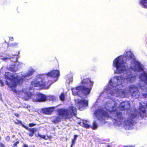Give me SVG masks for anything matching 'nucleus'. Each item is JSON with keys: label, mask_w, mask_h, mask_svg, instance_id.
<instances>
[{"label": "nucleus", "mask_w": 147, "mask_h": 147, "mask_svg": "<svg viewBox=\"0 0 147 147\" xmlns=\"http://www.w3.org/2000/svg\"><path fill=\"white\" fill-rule=\"evenodd\" d=\"M113 65L114 67L116 68V73L118 74L126 71L128 68L127 64L121 58L120 56H118L114 59Z\"/></svg>", "instance_id": "20e7f679"}, {"label": "nucleus", "mask_w": 147, "mask_h": 147, "mask_svg": "<svg viewBox=\"0 0 147 147\" xmlns=\"http://www.w3.org/2000/svg\"><path fill=\"white\" fill-rule=\"evenodd\" d=\"M128 147H134V146L132 145H129L128 146Z\"/></svg>", "instance_id": "c03bdc74"}, {"label": "nucleus", "mask_w": 147, "mask_h": 147, "mask_svg": "<svg viewBox=\"0 0 147 147\" xmlns=\"http://www.w3.org/2000/svg\"><path fill=\"white\" fill-rule=\"evenodd\" d=\"M94 114L100 121H102L105 120V118L109 117V115L108 112L103 109H99L96 110Z\"/></svg>", "instance_id": "423d86ee"}, {"label": "nucleus", "mask_w": 147, "mask_h": 147, "mask_svg": "<svg viewBox=\"0 0 147 147\" xmlns=\"http://www.w3.org/2000/svg\"><path fill=\"white\" fill-rule=\"evenodd\" d=\"M124 102V107H126V109H125V110H127L128 109L129 107L130 106V105L129 103L127 102Z\"/></svg>", "instance_id": "c756f323"}, {"label": "nucleus", "mask_w": 147, "mask_h": 147, "mask_svg": "<svg viewBox=\"0 0 147 147\" xmlns=\"http://www.w3.org/2000/svg\"><path fill=\"white\" fill-rule=\"evenodd\" d=\"M87 122L86 121H83L82 123V124L81 125L83 127H85L86 128H89L91 127L90 125L87 124L86 123Z\"/></svg>", "instance_id": "5701e85b"}, {"label": "nucleus", "mask_w": 147, "mask_h": 147, "mask_svg": "<svg viewBox=\"0 0 147 147\" xmlns=\"http://www.w3.org/2000/svg\"><path fill=\"white\" fill-rule=\"evenodd\" d=\"M140 93L138 90L131 94L132 98L134 99H137L139 98Z\"/></svg>", "instance_id": "aec40b11"}, {"label": "nucleus", "mask_w": 147, "mask_h": 147, "mask_svg": "<svg viewBox=\"0 0 147 147\" xmlns=\"http://www.w3.org/2000/svg\"><path fill=\"white\" fill-rule=\"evenodd\" d=\"M131 69L137 72H142L144 70L143 65L137 61H134L130 66Z\"/></svg>", "instance_id": "6e6552de"}, {"label": "nucleus", "mask_w": 147, "mask_h": 147, "mask_svg": "<svg viewBox=\"0 0 147 147\" xmlns=\"http://www.w3.org/2000/svg\"><path fill=\"white\" fill-rule=\"evenodd\" d=\"M139 78L140 80L138 84L139 86L143 89L144 87L147 85V73L143 71L140 74Z\"/></svg>", "instance_id": "0eeeda50"}, {"label": "nucleus", "mask_w": 147, "mask_h": 147, "mask_svg": "<svg viewBox=\"0 0 147 147\" xmlns=\"http://www.w3.org/2000/svg\"><path fill=\"white\" fill-rule=\"evenodd\" d=\"M81 83L84 86L92 87L94 82L91 81L90 78H84L81 81Z\"/></svg>", "instance_id": "ddd939ff"}, {"label": "nucleus", "mask_w": 147, "mask_h": 147, "mask_svg": "<svg viewBox=\"0 0 147 147\" xmlns=\"http://www.w3.org/2000/svg\"><path fill=\"white\" fill-rule=\"evenodd\" d=\"M76 140L72 139L71 141V147H72L75 144Z\"/></svg>", "instance_id": "f704fd0d"}, {"label": "nucleus", "mask_w": 147, "mask_h": 147, "mask_svg": "<svg viewBox=\"0 0 147 147\" xmlns=\"http://www.w3.org/2000/svg\"><path fill=\"white\" fill-rule=\"evenodd\" d=\"M36 125V124L35 123H30L28 125L30 127H32L33 126H34Z\"/></svg>", "instance_id": "c9c22d12"}, {"label": "nucleus", "mask_w": 147, "mask_h": 147, "mask_svg": "<svg viewBox=\"0 0 147 147\" xmlns=\"http://www.w3.org/2000/svg\"><path fill=\"white\" fill-rule=\"evenodd\" d=\"M141 3L145 7L147 8V0H142Z\"/></svg>", "instance_id": "a878e982"}, {"label": "nucleus", "mask_w": 147, "mask_h": 147, "mask_svg": "<svg viewBox=\"0 0 147 147\" xmlns=\"http://www.w3.org/2000/svg\"><path fill=\"white\" fill-rule=\"evenodd\" d=\"M57 115L60 117L56 116L52 120L55 124L58 123L61 121L62 118L70 119L73 116H76L77 109L73 106H70L68 108H61L57 109Z\"/></svg>", "instance_id": "f257e3e1"}, {"label": "nucleus", "mask_w": 147, "mask_h": 147, "mask_svg": "<svg viewBox=\"0 0 147 147\" xmlns=\"http://www.w3.org/2000/svg\"><path fill=\"white\" fill-rule=\"evenodd\" d=\"M14 115L18 117H19V114H18V113H15L14 114Z\"/></svg>", "instance_id": "a19ab883"}, {"label": "nucleus", "mask_w": 147, "mask_h": 147, "mask_svg": "<svg viewBox=\"0 0 147 147\" xmlns=\"http://www.w3.org/2000/svg\"><path fill=\"white\" fill-rule=\"evenodd\" d=\"M1 136H0V141L1 140Z\"/></svg>", "instance_id": "de8ad7c7"}, {"label": "nucleus", "mask_w": 147, "mask_h": 147, "mask_svg": "<svg viewBox=\"0 0 147 147\" xmlns=\"http://www.w3.org/2000/svg\"><path fill=\"white\" fill-rule=\"evenodd\" d=\"M5 140L9 142L10 140V137L9 136H7L5 137Z\"/></svg>", "instance_id": "e433bc0d"}, {"label": "nucleus", "mask_w": 147, "mask_h": 147, "mask_svg": "<svg viewBox=\"0 0 147 147\" xmlns=\"http://www.w3.org/2000/svg\"><path fill=\"white\" fill-rule=\"evenodd\" d=\"M81 121H79L78 123V124L79 125H81Z\"/></svg>", "instance_id": "37998d69"}, {"label": "nucleus", "mask_w": 147, "mask_h": 147, "mask_svg": "<svg viewBox=\"0 0 147 147\" xmlns=\"http://www.w3.org/2000/svg\"><path fill=\"white\" fill-rule=\"evenodd\" d=\"M32 87H39L42 88L48 89L51 85L50 81L46 80L45 78L41 75H38L31 82Z\"/></svg>", "instance_id": "7ed1b4c3"}, {"label": "nucleus", "mask_w": 147, "mask_h": 147, "mask_svg": "<svg viewBox=\"0 0 147 147\" xmlns=\"http://www.w3.org/2000/svg\"><path fill=\"white\" fill-rule=\"evenodd\" d=\"M124 102H122L121 104L119 106V108L121 110H124L125 109H126V107H124Z\"/></svg>", "instance_id": "393cba45"}, {"label": "nucleus", "mask_w": 147, "mask_h": 147, "mask_svg": "<svg viewBox=\"0 0 147 147\" xmlns=\"http://www.w3.org/2000/svg\"><path fill=\"white\" fill-rule=\"evenodd\" d=\"M33 95V94L32 92L28 91L26 92H21L19 96L20 97L26 101L30 98Z\"/></svg>", "instance_id": "9b49d317"}, {"label": "nucleus", "mask_w": 147, "mask_h": 147, "mask_svg": "<svg viewBox=\"0 0 147 147\" xmlns=\"http://www.w3.org/2000/svg\"><path fill=\"white\" fill-rule=\"evenodd\" d=\"M17 121L14 122V123L17 125H18L19 124H20L23 127L25 128V127L26 126V125H24L23 124L22 122L20 120H17Z\"/></svg>", "instance_id": "b1692460"}, {"label": "nucleus", "mask_w": 147, "mask_h": 147, "mask_svg": "<svg viewBox=\"0 0 147 147\" xmlns=\"http://www.w3.org/2000/svg\"><path fill=\"white\" fill-rule=\"evenodd\" d=\"M36 137H39L40 138L46 140V136L44 135H42L39 134H38L36 135Z\"/></svg>", "instance_id": "cd10ccee"}, {"label": "nucleus", "mask_w": 147, "mask_h": 147, "mask_svg": "<svg viewBox=\"0 0 147 147\" xmlns=\"http://www.w3.org/2000/svg\"><path fill=\"white\" fill-rule=\"evenodd\" d=\"M4 76L6 80V84L8 85L9 87H15L17 84L20 85L23 83V78H18V76H15L13 74L10 72H5Z\"/></svg>", "instance_id": "f03ea898"}, {"label": "nucleus", "mask_w": 147, "mask_h": 147, "mask_svg": "<svg viewBox=\"0 0 147 147\" xmlns=\"http://www.w3.org/2000/svg\"><path fill=\"white\" fill-rule=\"evenodd\" d=\"M139 113L140 117L142 118H143L146 115V111L145 108L142 106H140L139 108Z\"/></svg>", "instance_id": "a211bd4d"}, {"label": "nucleus", "mask_w": 147, "mask_h": 147, "mask_svg": "<svg viewBox=\"0 0 147 147\" xmlns=\"http://www.w3.org/2000/svg\"><path fill=\"white\" fill-rule=\"evenodd\" d=\"M137 114L135 113H131L130 115V119L131 120L134 118L136 116Z\"/></svg>", "instance_id": "c85d7f7f"}, {"label": "nucleus", "mask_w": 147, "mask_h": 147, "mask_svg": "<svg viewBox=\"0 0 147 147\" xmlns=\"http://www.w3.org/2000/svg\"><path fill=\"white\" fill-rule=\"evenodd\" d=\"M113 112L114 113V115L112 116V118H113L115 121L119 122H122L123 121H125L124 120L125 117H123L121 112L116 111L115 110H114L113 112Z\"/></svg>", "instance_id": "1a4fd4ad"}, {"label": "nucleus", "mask_w": 147, "mask_h": 147, "mask_svg": "<svg viewBox=\"0 0 147 147\" xmlns=\"http://www.w3.org/2000/svg\"><path fill=\"white\" fill-rule=\"evenodd\" d=\"M11 69V71L13 72H15L16 71V70L15 69H14L12 68H11V69Z\"/></svg>", "instance_id": "79ce46f5"}, {"label": "nucleus", "mask_w": 147, "mask_h": 147, "mask_svg": "<svg viewBox=\"0 0 147 147\" xmlns=\"http://www.w3.org/2000/svg\"><path fill=\"white\" fill-rule=\"evenodd\" d=\"M77 105V107L78 109L80 110L83 107H86L88 106V101L86 100H81L78 102Z\"/></svg>", "instance_id": "4468645a"}, {"label": "nucleus", "mask_w": 147, "mask_h": 147, "mask_svg": "<svg viewBox=\"0 0 147 147\" xmlns=\"http://www.w3.org/2000/svg\"><path fill=\"white\" fill-rule=\"evenodd\" d=\"M78 137V135H75L74 136V138L73 139V140H76L77 138Z\"/></svg>", "instance_id": "ea45409f"}, {"label": "nucleus", "mask_w": 147, "mask_h": 147, "mask_svg": "<svg viewBox=\"0 0 147 147\" xmlns=\"http://www.w3.org/2000/svg\"><path fill=\"white\" fill-rule=\"evenodd\" d=\"M126 56L130 59L134 60L135 59L134 54L130 51L127 52Z\"/></svg>", "instance_id": "4be33fe9"}, {"label": "nucleus", "mask_w": 147, "mask_h": 147, "mask_svg": "<svg viewBox=\"0 0 147 147\" xmlns=\"http://www.w3.org/2000/svg\"><path fill=\"white\" fill-rule=\"evenodd\" d=\"M0 147H6L5 145L2 142H0Z\"/></svg>", "instance_id": "58836bf2"}, {"label": "nucleus", "mask_w": 147, "mask_h": 147, "mask_svg": "<svg viewBox=\"0 0 147 147\" xmlns=\"http://www.w3.org/2000/svg\"><path fill=\"white\" fill-rule=\"evenodd\" d=\"M110 85L112 87H114L118 86L122 84V80L120 76H117L116 78H114L109 81Z\"/></svg>", "instance_id": "9d476101"}, {"label": "nucleus", "mask_w": 147, "mask_h": 147, "mask_svg": "<svg viewBox=\"0 0 147 147\" xmlns=\"http://www.w3.org/2000/svg\"><path fill=\"white\" fill-rule=\"evenodd\" d=\"M37 100L39 102H44L45 101L46 99V97L45 95L40 94L39 93L37 95Z\"/></svg>", "instance_id": "f3484780"}, {"label": "nucleus", "mask_w": 147, "mask_h": 147, "mask_svg": "<svg viewBox=\"0 0 147 147\" xmlns=\"http://www.w3.org/2000/svg\"><path fill=\"white\" fill-rule=\"evenodd\" d=\"M25 128L29 131V135L30 137L33 136L35 132L37 131V129L35 128H29L27 127L26 126Z\"/></svg>", "instance_id": "dca6fc26"}, {"label": "nucleus", "mask_w": 147, "mask_h": 147, "mask_svg": "<svg viewBox=\"0 0 147 147\" xmlns=\"http://www.w3.org/2000/svg\"><path fill=\"white\" fill-rule=\"evenodd\" d=\"M20 143L19 141L15 142L12 145V147H17V145Z\"/></svg>", "instance_id": "473e14b6"}, {"label": "nucleus", "mask_w": 147, "mask_h": 147, "mask_svg": "<svg viewBox=\"0 0 147 147\" xmlns=\"http://www.w3.org/2000/svg\"><path fill=\"white\" fill-rule=\"evenodd\" d=\"M54 107H50L42 109V112L47 115H51L54 110Z\"/></svg>", "instance_id": "2eb2a0df"}, {"label": "nucleus", "mask_w": 147, "mask_h": 147, "mask_svg": "<svg viewBox=\"0 0 147 147\" xmlns=\"http://www.w3.org/2000/svg\"><path fill=\"white\" fill-rule=\"evenodd\" d=\"M138 89L137 87L134 85H131L129 86V91L131 94L137 90Z\"/></svg>", "instance_id": "6ab92c4d"}, {"label": "nucleus", "mask_w": 147, "mask_h": 147, "mask_svg": "<svg viewBox=\"0 0 147 147\" xmlns=\"http://www.w3.org/2000/svg\"><path fill=\"white\" fill-rule=\"evenodd\" d=\"M54 61L55 63H56V67H59V64L58 63V61L57 59H55L54 60Z\"/></svg>", "instance_id": "4c0bfd02"}, {"label": "nucleus", "mask_w": 147, "mask_h": 147, "mask_svg": "<svg viewBox=\"0 0 147 147\" xmlns=\"http://www.w3.org/2000/svg\"><path fill=\"white\" fill-rule=\"evenodd\" d=\"M35 71L33 69H31L30 70H29L24 76V77H29L32 75L33 73L35 72Z\"/></svg>", "instance_id": "412c9836"}, {"label": "nucleus", "mask_w": 147, "mask_h": 147, "mask_svg": "<svg viewBox=\"0 0 147 147\" xmlns=\"http://www.w3.org/2000/svg\"><path fill=\"white\" fill-rule=\"evenodd\" d=\"M12 138H14L15 137V135H13L12 136Z\"/></svg>", "instance_id": "a18cd8bd"}, {"label": "nucleus", "mask_w": 147, "mask_h": 147, "mask_svg": "<svg viewBox=\"0 0 147 147\" xmlns=\"http://www.w3.org/2000/svg\"><path fill=\"white\" fill-rule=\"evenodd\" d=\"M10 58V57H3L1 58V59L3 60L4 61H6V60L9 59Z\"/></svg>", "instance_id": "72a5a7b5"}, {"label": "nucleus", "mask_w": 147, "mask_h": 147, "mask_svg": "<svg viewBox=\"0 0 147 147\" xmlns=\"http://www.w3.org/2000/svg\"><path fill=\"white\" fill-rule=\"evenodd\" d=\"M97 127V125L95 122H94L92 128L93 129L95 130Z\"/></svg>", "instance_id": "7c9ffc66"}, {"label": "nucleus", "mask_w": 147, "mask_h": 147, "mask_svg": "<svg viewBox=\"0 0 147 147\" xmlns=\"http://www.w3.org/2000/svg\"><path fill=\"white\" fill-rule=\"evenodd\" d=\"M60 98L62 101H63L64 100V93H62L60 95Z\"/></svg>", "instance_id": "2f4dec72"}, {"label": "nucleus", "mask_w": 147, "mask_h": 147, "mask_svg": "<svg viewBox=\"0 0 147 147\" xmlns=\"http://www.w3.org/2000/svg\"><path fill=\"white\" fill-rule=\"evenodd\" d=\"M86 86L81 85L77 86L76 88L72 89L73 94L74 95H78L80 97L83 98L81 94L87 96V94H89L92 89V87H85Z\"/></svg>", "instance_id": "39448f33"}, {"label": "nucleus", "mask_w": 147, "mask_h": 147, "mask_svg": "<svg viewBox=\"0 0 147 147\" xmlns=\"http://www.w3.org/2000/svg\"><path fill=\"white\" fill-rule=\"evenodd\" d=\"M47 75L52 78H58L60 75V72L59 70H53L47 74Z\"/></svg>", "instance_id": "f8f14e48"}, {"label": "nucleus", "mask_w": 147, "mask_h": 147, "mask_svg": "<svg viewBox=\"0 0 147 147\" xmlns=\"http://www.w3.org/2000/svg\"><path fill=\"white\" fill-rule=\"evenodd\" d=\"M18 43H12L10 45H8V47H16L18 45Z\"/></svg>", "instance_id": "bb28decb"}, {"label": "nucleus", "mask_w": 147, "mask_h": 147, "mask_svg": "<svg viewBox=\"0 0 147 147\" xmlns=\"http://www.w3.org/2000/svg\"><path fill=\"white\" fill-rule=\"evenodd\" d=\"M124 147H128V146H124Z\"/></svg>", "instance_id": "49530a36"}]
</instances>
